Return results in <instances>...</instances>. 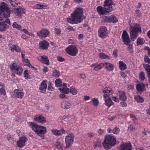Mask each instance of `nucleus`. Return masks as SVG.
Returning <instances> with one entry per match:
<instances>
[{
  "instance_id": "obj_30",
  "label": "nucleus",
  "mask_w": 150,
  "mask_h": 150,
  "mask_svg": "<svg viewBox=\"0 0 150 150\" xmlns=\"http://www.w3.org/2000/svg\"><path fill=\"white\" fill-rule=\"evenodd\" d=\"M10 50L12 52H13L15 51L17 52H20L21 51V49L19 47L16 45H13L9 47Z\"/></svg>"
},
{
  "instance_id": "obj_34",
  "label": "nucleus",
  "mask_w": 150,
  "mask_h": 150,
  "mask_svg": "<svg viewBox=\"0 0 150 150\" xmlns=\"http://www.w3.org/2000/svg\"><path fill=\"white\" fill-rule=\"evenodd\" d=\"M52 132L56 136H59L62 134V133L59 130H58L55 129H53L51 130Z\"/></svg>"
},
{
  "instance_id": "obj_46",
  "label": "nucleus",
  "mask_w": 150,
  "mask_h": 150,
  "mask_svg": "<svg viewBox=\"0 0 150 150\" xmlns=\"http://www.w3.org/2000/svg\"><path fill=\"white\" fill-rule=\"evenodd\" d=\"M139 76L140 80L142 81L145 79V74L143 72H141L139 74Z\"/></svg>"
},
{
  "instance_id": "obj_1",
  "label": "nucleus",
  "mask_w": 150,
  "mask_h": 150,
  "mask_svg": "<svg viewBox=\"0 0 150 150\" xmlns=\"http://www.w3.org/2000/svg\"><path fill=\"white\" fill-rule=\"evenodd\" d=\"M83 15L82 9L77 8L71 14V18H67V21L72 24H78L83 21Z\"/></svg>"
},
{
  "instance_id": "obj_23",
  "label": "nucleus",
  "mask_w": 150,
  "mask_h": 150,
  "mask_svg": "<svg viewBox=\"0 0 150 150\" xmlns=\"http://www.w3.org/2000/svg\"><path fill=\"white\" fill-rule=\"evenodd\" d=\"M15 13L16 16H20L22 13H25V11L23 8L20 7L19 8H17L15 9Z\"/></svg>"
},
{
  "instance_id": "obj_11",
  "label": "nucleus",
  "mask_w": 150,
  "mask_h": 150,
  "mask_svg": "<svg viewBox=\"0 0 150 150\" xmlns=\"http://www.w3.org/2000/svg\"><path fill=\"white\" fill-rule=\"evenodd\" d=\"M122 38L125 45H128L129 42H131L127 32L125 30H124L123 31L122 35Z\"/></svg>"
},
{
  "instance_id": "obj_41",
  "label": "nucleus",
  "mask_w": 150,
  "mask_h": 150,
  "mask_svg": "<svg viewBox=\"0 0 150 150\" xmlns=\"http://www.w3.org/2000/svg\"><path fill=\"white\" fill-rule=\"evenodd\" d=\"M128 46V49L130 53H132L133 52V44L131 43V42L129 43L128 45H125Z\"/></svg>"
},
{
  "instance_id": "obj_33",
  "label": "nucleus",
  "mask_w": 150,
  "mask_h": 150,
  "mask_svg": "<svg viewBox=\"0 0 150 150\" xmlns=\"http://www.w3.org/2000/svg\"><path fill=\"white\" fill-rule=\"evenodd\" d=\"M103 63H101L99 64H96L94 68V69L96 71L100 70L104 67Z\"/></svg>"
},
{
  "instance_id": "obj_64",
  "label": "nucleus",
  "mask_w": 150,
  "mask_h": 150,
  "mask_svg": "<svg viewBox=\"0 0 150 150\" xmlns=\"http://www.w3.org/2000/svg\"><path fill=\"white\" fill-rule=\"evenodd\" d=\"M117 50H114L113 52V55L115 57H117Z\"/></svg>"
},
{
  "instance_id": "obj_58",
  "label": "nucleus",
  "mask_w": 150,
  "mask_h": 150,
  "mask_svg": "<svg viewBox=\"0 0 150 150\" xmlns=\"http://www.w3.org/2000/svg\"><path fill=\"white\" fill-rule=\"evenodd\" d=\"M55 32L56 34H59L61 33V30L60 29L57 28H55L54 29Z\"/></svg>"
},
{
  "instance_id": "obj_63",
  "label": "nucleus",
  "mask_w": 150,
  "mask_h": 150,
  "mask_svg": "<svg viewBox=\"0 0 150 150\" xmlns=\"http://www.w3.org/2000/svg\"><path fill=\"white\" fill-rule=\"evenodd\" d=\"M67 29L69 30H71L73 31H75V28H73V27H72L70 26H68L67 28Z\"/></svg>"
},
{
  "instance_id": "obj_43",
  "label": "nucleus",
  "mask_w": 150,
  "mask_h": 150,
  "mask_svg": "<svg viewBox=\"0 0 150 150\" xmlns=\"http://www.w3.org/2000/svg\"><path fill=\"white\" fill-rule=\"evenodd\" d=\"M55 83L56 86L57 87H58L61 85L62 82L60 79H58L55 80Z\"/></svg>"
},
{
  "instance_id": "obj_36",
  "label": "nucleus",
  "mask_w": 150,
  "mask_h": 150,
  "mask_svg": "<svg viewBox=\"0 0 150 150\" xmlns=\"http://www.w3.org/2000/svg\"><path fill=\"white\" fill-rule=\"evenodd\" d=\"M105 98L104 100H105V102L106 105L110 107L111 105L113 104V103L111 99L110 98L108 99L107 100Z\"/></svg>"
},
{
  "instance_id": "obj_50",
  "label": "nucleus",
  "mask_w": 150,
  "mask_h": 150,
  "mask_svg": "<svg viewBox=\"0 0 150 150\" xmlns=\"http://www.w3.org/2000/svg\"><path fill=\"white\" fill-rule=\"evenodd\" d=\"M130 117L132 120L135 122H137V120L136 119V117L134 115L132 114H131L130 115Z\"/></svg>"
},
{
  "instance_id": "obj_29",
  "label": "nucleus",
  "mask_w": 150,
  "mask_h": 150,
  "mask_svg": "<svg viewBox=\"0 0 150 150\" xmlns=\"http://www.w3.org/2000/svg\"><path fill=\"white\" fill-rule=\"evenodd\" d=\"M8 27L5 22H0V30L1 31H5Z\"/></svg>"
},
{
  "instance_id": "obj_20",
  "label": "nucleus",
  "mask_w": 150,
  "mask_h": 150,
  "mask_svg": "<svg viewBox=\"0 0 150 150\" xmlns=\"http://www.w3.org/2000/svg\"><path fill=\"white\" fill-rule=\"evenodd\" d=\"M132 145L130 143H123L120 146V150H127Z\"/></svg>"
},
{
  "instance_id": "obj_48",
  "label": "nucleus",
  "mask_w": 150,
  "mask_h": 150,
  "mask_svg": "<svg viewBox=\"0 0 150 150\" xmlns=\"http://www.w3.org/2000/svg\"><path fill=\"white\" fill-rule=\"evenodd\" d=\"M104 21L105 22L110 23V16H105L103 18Z\"/></svg>"
},
{
  "instance_id": "obj_27",
  "label": "nucleus",
  "mask_w": 150,
  "mask_h": 150,
  "mask_svg": "<svg viewBox=\"0 0 150 150\" xmlns=\"http://www.w3.org/2000/svg\"><path fill=\"white\" fill-rule=\"evenodd\" d=\"M40 62L41 63L45 64L47 65L49 64V59L46 56H41Z\"/></svg>"
},
{
  "instance_id": "obj_38",
  "label": "nucleus",
  "mask_w": 150,
  "mask_h": 150,
  "mask_svg": "<svg viewBox=\"0 0 150 150\" xmlns=\"http://www.w3.org/2000/svg\"><path fill=\"white\" fill-rule=\"evenodd\" d=\"M134 98L137 102L142 103L144 101L143 98L139 95L135 96L134 97Z\"/></svg>"
},
{
  "instance_id": "obj_56",
  "label": "nucleus",
  "mask_w": 150,
  "mask_h": 150,
  "mask_svg": "<svg viewBox=\"0 0 150 150\" xmlns=\"http://www.w3.org/2000/svg\"><path fill=\"white\" fill-rule=\"evenodd\" d=\"M69 2L68 1H66L65 2V4L64 6V7L65 8H69L70 7V6L69 4Z\"/></svg>"
},
{
  "instance_id": "obj_7",
  "label": "nucleus",
  "mask_w": 150,
  "mask_h": 150,
  "mask_svg": "<svg viewBox=\"0 0 150 150\" xmlns=\"http://www.w3.org/2000/svg\"><path fill=\"white\" fill-rule=\"evenodd\" d=\"M98 36L100 38H106L108 36V34L106 27L105 26L100 27L98 30Z\"/></svg>"
},
{
  "instance_id": "obj_9",
  "label": "nucleus",
  "mask_w": 150,
  "mask_h": 150,
  "mask_svg": "<svg viewBox=\"0 0 150 150\" xmlns=\"http://www.w3.org/2000/svg\"><path fill=\"white\" fill-rule=\"evenodd\" d=\"M2 6H3L2 13L3 16L5 18H7L10 17V10L7 7V5L4 2L2 3Z\"/></svg>"
},
{
  "instance_id": "obj_12",
  "label": "nucleus",
  "mask_w": 150,
  "mask_h": 150,
  "mask_svg": "<svg viewBox=\"0 0 150 150\" xmlns=\"http://www.w3.org/2000/svg\"><path fill=\"white\" fill-rule=\"evenodd\" d=\"M113 2L112 0H105L104 1V7L110 12L112 10Z\"/></svg>"
},
{
  "instance_id": "obj_49",
  "label": "nucleus",
  "mask_w": 150,
  "mask_h": 150,
  "mask_svg": "<svg viewBox=\"0 0 150 150\" xmlns=\"http://www.w3.org/2000/svg\"><path fill=\"white\" fill-rule=\"evenodd\" d=\"M93 146L94 148H95L96 147H100L101 146L100 143L99 142H96L94 143Z\"/></svg>"
},
{
  "instance_id": "obj_32",
  "label": "nucleus",
  "mask_w": 150,
  "mask_h": 150,
  "mask_svg": "<svg viewBox=\"0 0 150 150\" xmlns=\"http://www.w3.org/2000/svg\"><path fill=\"white\" fill-rule=\"evenodd\" d=\"M119 64V68L121 70H123L127 69L126 65L123 62L120 61Z\"/></svg>"
},
{
  "instance_id": "obj_25",
  "label": "nucleus",
  "mask_w": 150,
  "mask_h": 150,
  "mask_svg": "<svg viewBox=\"0 0 150 150\" xmlns=\"http://www.w3.org/2000/svg\"><path fill=\"white\" fill-rule=\"evenodd\" d=\"M108 131L109 133H112L114 134H118L120 131L119 128L117 127H115L113 129H111L110 128H109L108 129Z\"/></svg>"
},
{
  "instance_id": "obj_17",
  "label": "nucleus",
  "mask_w": 150,
  "mask_h": 150,
  "mask_svg": "<svg viewBox=\"0 0 150 150\" xmlns=\"http://www.w3.org/2000/svg\"><path fill=\"white\" fill-rule=\"evenodd\" d=\"M72 106L71 103L68 101H64L61 103V107L64 109H67L71 108Z\"/></svg>"
},
{
  "instance_id": "obj_24",
  "label": "nucleus",
  "mask_w": 150,
  "mask_h": 150,
  "mask_svg": "<svg viewBox=\"0 0 150 150\" xmlns=\"http://www.w3.org/2000/svg\"><path fill=\"white\" fill-rule=\"evenodd\" d=\"M112 91V88L111 87H108L105 88L103 90V92L105 94L104 95V99H105V98H107L108 95Z\"/></svg>"
},
{
  "instance_id": "obj_26",
  "label": "nucleus",
  "mask_w": 150,
  "mask_h": 150,
  "mask_svg": "<svg viewBox=\"0 0 150 150\" xmlns=\"http://www.w3.org/2000/svg\"><path fill=\"white\" fill-rule=\"evenodd\" d=\"M145 86L142 83H139L137 85L136 89L138 91L142 92L144 91Z\"/></svg>"
},
{
  "instance_id": "obj_8",
  "label": "nucleus",
  "mask_w": 150,
  "mask_h": 150,
  "mask_svg": "<svg viewBox=\"0 0 150 150\" xmlns=\"http://www.w3.org/2000/svg\"><path fill=\"white\" fill-rule=\"evenodd\" d=\"M10 67L11 71H13L16 73L17 74L21 76L22 75L23 69L18 65H17L15 63H13L11 66H10Z\"/></svg>"
},
{
  "instance_id": "obj_54",
  "label": "nucleus",
  "mask_w": 150,
  "mask_h": 150,
  "mask_svg": "<svg viewBox=\"0 0 150 150\" xmlns=\"http://www.w3.org/2000/svg\"><path fill=\"white\" fill-rule=\"evenodd\" d=\"M55 145L59 149H62V147L61 144L59 142H56L55 144Z\"/></svg>"
},
{
  "instance_id": "obj_28",
  "label": "nucleus",
  "mask_w": 150,
  "mask_h": 150,
  "mask_svg": "<svg viewBox=\"0 0 150 150\" xmlns=\"http://www.w3.org/2000/svg\"><path fill=\"white\" fill-rule=\"evenodd\" d=\"M119 99L122 101H125L127 99V97L125 95V93L124 91H119Z\"/></svg>"
},
{
  "instance_id": "obj_6",
  "label": "nucleus",
  "mask_w": 150,
  "mask_h": 150,
  "mask_svg": "<svg viewBox=\"0 0 150 150\" xmlns=\"http://www.w3.org/2000/svg\"><path fill=\"white\" fill-rule=\"evenodd\" d=\"M67 135L65 137L66 148H68L73 143L74 136L73 133H69L68 132H67Z\"/></svg>"
},
{
  "instance_id": "obj_5",
  "label": "nucleus",
  "mask_w": 150,
  "mask_h": 150,
  "mask_svg": "<svg viewBox=\"0 0 150 150\" xmlns=\"http://www.w3.org/2000/svg\"><path fill=\"white\" fill-rule=\"evenodd\" d=\"M65 52L69 55L72 56H75L78 53V49L75 45L68 46L65 49Z\"/></svg>"
},
{
  "instance_id": "obj_44",
  "label": "nucleus",
  "mask_w": 150,
  "mask_h": 150,
  "mask_svg": "<svg viewBox=\"0 0 150 150\" xmlns=\"http://www.w3.org/2000/svg\"><path fill=\"white\" fill-rule=\"evenodd\" d=\"M24 76L25 78L26 79L29 78L30 75L27 69L25 70L24 72Z\"/></svg>"
},
{
  "instance_id": "obj_52",
  "label": "nucleus",
  "mask_w": 150,
  "mask_h": 150,
  "mask_svg": "<svg viewBox=\"0 0 150 150\" xmlns=\"http://www.w3.org/2000/svg\"><path fill=\"white\" fill-rule=\"evenodd\" d=\"M144 61L145 62L150 64V59L147 56L145 57L144 58Z\"/></svg>"
},
{
  "instance_id": "obj_37",
  "label": "nucleus",
  "mask_w": 150,
  "mask_h": 150,
  "mask_svg": "<svg viewBox=\"0 0 150 150\" xmlns=\"http://www.w3.org/2000/svg\"><path fill=\"white\" fill-rule=\"evenodd\" d=\"M144 42L145 41L143 38H138L137 40V45H142L144 43Z\"/></svg>"
},
{
  "instance_id": "obj_31",
  "label": "nucleus",
  "mask_w": 150,
  "mask_h": 150,
  "mask_svg": "<svg viewBox=\"0 0 150 150\" xmlns=\"http://www.w3.org/2000/svg\"><path fill=\"white\" fill-rule=\"evenodd\" d=\"M98 56L101 59H111L110 56L107 55L103 52L100 53L98 54Z\"/></svg>"
},
{
  "instance_id": "obj_57",
  "label": "nucleus",
  "mask_w": 150,
  "mask_h": 150,
  "mask_svg": "<svg viewBox=\"0 0 150 150\" xmlns=\"http://www.w3.org/2000/svg\"><path fill=\"white\" fill-rule=\"evenodd\" d=\"M57 60L59 62H62L64 61V58L60 56H58L57 57Z\"/></svg>"
},
{
  "instance_id": "obj_59",
  "label": "nucleus",
  "mask_w": 150,
  "mask_h": 150,
  "mask_svg": "<svg viewBox=\"0 0 150 150\" xmlns=\"http://www.w3.org/2000/svg\"><path fill=\"white\" fill-rule=\"evenodd\" d=\"M22 31L25 33L27 35H32L31 33H30L26 29H23Z\"/></svg>"
},
{
  "instance_id": "obj_40",
  "label": "nucleus",
  "mask_w": 150,
  "mask_h": 150,
  "mask_svg": "<svg viewBox=\"0 0 150 150\" xmlns=\"http://www.w3.org/2000/svg\"><path fill=\"white\" fill-rule=\"evenodd\" d=\"M69 91L71 94L73 95H76L78 93L77 90L73 87H70Z\"/></svg>"
},
{
  "instance_id": "obj_35",
  "label": "nucleus",
  "mask_w": 150,
  "mask_h": 150,
  "mask_svg": "<svg viewBox=\"0 0 150 150\" xmlns=\"http://www.w3.org/2000/svg\"><path fill=\"white\" fill-rule=\"evenodd\" d=\"M22 61L23 62L26 63L25 65L28 67L30 68H33V69L35 68L34 67L32 66V65L31 64L28 59H25L24 58V59H22Z\"/></svg>"
},
{
  "instance_id": "obj_2",
  "label": "nucleus",
  "mask_w": 150,
  "mask_h": 150,
  "mask_svg": "<svg viewBox=\"0 0 150 150\" xmlns=\"http://www.w3.org/2000/svg\"><path fill=\"white\" fill-rule=\"evenodd\" d=\"M28 124L37 135L42 138H43L44 135L47 132L46 127L39 126L34 122H28Z\"/></svg>"
},
{
  "instance_id": "obj_62",
  "label": "nucleus",
  "mask_w": 150,
  "mask_h": 150,
  "mask_svg": "<svg viewBox=\"0 0 150 150\" xmlns=\"http://www.w3.org/2000/svg\"><path fill=\"white\" fill-rule=\"evenodd\" d=\"M136 13L137 16L138 17H140L141 16V13L140 11L139 10H137L136 11Z\"/></svg>"
},
{
  "instance_id": "obj_16",
  "label": "nucleus",
  "mask_w": 150,
  "mask_h": 150,
  "mask_svg": "<svg viewBox=\"0 0 150 150\" xmlns=\"http://www.w3.org/2000/svg\"><path fill=\"white\" fill-rule=\"evenodd\" d=\"M47 81L45 80L43 81L40 84L39 87L40 91L42 93H45L47 88Z\"/></svg>"
},
{
  "instance_id": "obj_45",
  "label": "nucleus",
  "mask_w": 150,
  "mask_h": 150,
  "mask_svg": "<svg viewBox=\"0 0 150 150\" xmlns=\"http://www.w3.org/2000/svg\"><path fill=\"white\" fill-rule=\"evenodd\" d=\"M92 100L94 105L95 106H97L99 104L98 100L96 98H94L92 99Z\"/></svg>"
},
{
  "instance_id": "obj_51",
  "label": "nucleus",
  "mask_w": 150,
  "mask_h": 150,
  "mask_svg": "<svg viewBox=\"0 0 150 150\" xmlns=\"http://www.w3.org/2000/svg\"><path fill=\"white\" fill-rule=\"evenodd\" d=\"M0 94L2 95H5L6 94V91L3 88L0 89Z\"/></svg>"
},
{
  "instance_id": "obj_15",
  "label": "nucleus",
  "mask_w": 150,
  "mask_h": 150,
  "mask_svg": "<svg viewBox=\"0 0 150 150\" xmlns=\"http://www.w3.org/2000/svg\"><path fill=\"white\" fill-rule=\"evenodd\" d=\"M34 120L42 124L45 123L46 122L45 118L43 116L40 115H35L34 118Z\"/></svg>"
},
{
  "instance_id": "obj_42",
  "label": "nucleus",
  "mask_w": 150,
  "mask_h": 150,
  "mask_svg": "<svg viewBox=\"0 0 150 150\" xmlns=\"http://www.w3.org/2000/svg\"><path fill=\"white\" fill-rule=\"evenodd\" d=\"M110 23H116L118 21L116 17L114 16H110Z\"/></svg>"
},
{
  "instance_id": "obj_4",
  "label": "nucleus",
  "mask_w": 150,
  "mask_h": 150,
  "mask_svg": "<svg viewBox=\"0 0 150 150\" xmlns=\"http://www.w3.org/2000/svg\"><path fill=\"white\" fill-rule=\"evenodd\" d=\"M129 26L130 35L131 39L132 41H134L138 36V33L141 32V28L138 24H136L134 26L130 25Z\"/></svg>"
},
{
  "instance_id": "obj_14",
  "label": "nucleus",
  "mask_w": 150,
  "mask_h": 150,
  "mask_svg": "<svg viewBox=\"0 0 150 150\" xmlns=\"http://www.w3.org/2000/svg\"><path fill=\"white\" fill-rule=\"evenodd\" d=\"M96 9L98 13L100 15L106 14L109 13V11L105 9V7L103 8L101 6H98L96 8Z\"/></svg>"
},
{
  "instance_id": "obj_21",
  "label": "nucleus",
  "mask_w": 150,
  "mask_h": 150,
  "mask_svg": "<svg viewBox=\"0 0 150 150\" xmlns=\"http://www.w3.org/2000/svg\"><path fill=\"white\" fill-rule=\"evenodd\" d=\"M40 47L43 49H47L49 45V43L47 41L43 40L40 42Z\"/></svg>"
},
{
  "instance_id": "obj_61",
  "label": "nucleus",
  "mask_w": 150,
  "mask_h": 150,
  "mask_svg": "<svg viewBox=\"0 0 150 150\" xmlns=\"http://www.w3.org/2000/svg\"><path fill=\"white\" fill-rule=\"evenodd\" d=\"M88 135L89 137L92 138L94 136V134L93 133L90 132L88 133Z\"/></svg>"
},
{
  "instance_id": "obj_19",
  "label": "nucleus",
  "mask_w": 150,
  "mask_h": 150,
  "mask_svg": "<svg viewBox=\"0 0 150 150\" xmlns=\"http://www.w3.org/2000/svg\"><path fill=\"white\" fill-rule=\"evenodd\" d=\"M14 93L16 97L19 98H22L24 95L23 93L18 89L15 90Z\"/></svg>"
},
{
  "instance_id": "obj_39",
  "label": "nucleus",
  "mask_w": 150,
  "mask_h": 150,
  "mask_svg": "<svg viewBox=\"0 0 150 150\" xmlns=\"http://www.w3.org/2000/svg\"><path fill=\"white\" fill-rule=\"evenodd\" d=\"M12 26L14 28L17 29L18 30H21L22 28L21 26L19 25L16 22H14L12 25Z\"/></svg>"
},
{
  "instance_id": "obj_47",
  "label": "nucleus",
  "mask_w": 150,
  "mask_h": 150,
  "mask_svg": "<svg viewBox=\"0 0 150 150\" xmlns=\"http://www.w3.org/2000/svg\"><path fill=\"white\" fill-rule=\"evenodd\" d=\"M60 73L59 71L56 70H54L53 73V76L55 77H58Z\"/></svg>"
},
{
  "instance_id": "obj_22",
  "label": "nucleus",
  "mask_w": 150,
  "mask_h": 150,
  "mask_svg": "<svg viewBox=\"0 0 150 150\" xmlns=\"http://www.w3.org/2000/svg\"><path fill=\"white\" fill-rule=\"evenodd\" d=\"M103 64L104 67L107 70L110 71L113 70L114 65L112 64L107 62L103 63Z\"/></svg>"
},
{
  "instance_id": "obj_53",
  "label": "nucleus",
  "mask_w": 150,
  "mask_h": 150,
  "mask_svg": "<svg viewBox=\"0 0 150 150\" xmlns=\"http://www.w3.org/2000/svg\"><path fill=\"white\" fill-rule=\"evenodd\" d=\"M8 1L14 7L16 5V4L15 2V0H8Z\"/></svg>"
},
{
  "instance_id": "obj_3",
  "label": "nucleus",
  "mask_w": 150,
  "mask_h": 150,
  "mask_svg": "<svg viewBox=\"0 0 150 150\" xmlns=\"http://www.w3.org/2000/svg\"><path fill=\"white\" fill-rule=\"evenodd\" d=\"M116 144L115 137L112 134L106 135L102 144L104 148L109 149Z\"/></svg>"
},
{
  "instance_id": "obj_55",
  "label": "nucleus",
  "mask_w": 150,
  "mask_h": 150,
  "mask_svg": "<svg viewBox=\"0 0 150 150\" xmlns=\"http://www.w3.org/2000/svg\"><path fill=\"white\" fill-rule=\"evenodd\" d=\"M76 42L75 40L70 39L68 40V42L70 44H74L76 43Z\"/></svg>"
},
{
  "instance_id": "obj_10",
  "label": "nucleus",
  "mask_w": 150,
  "mask_h": 150,
  "mask_svg": "<svg viewBox=\"0 0 150 150\" xmlns=\"http://www.w3.org/2000/svg\"><path fill=\"white\" fill-rule=\"evenodd\" d=\"M49 33L50 32L47 29H43L37 32V35L39 38L42 39L48 36Z\"/></svg>"
},
{
  "instance_id": "obj_18",
  "label": "nucleus",
  "mask_w": 150,
  "mask_h": 150,
  "mask_svg": "<svg viewBox=\"0 0 150 150\" xmlns=\"http://www.w3.org/2000/svg\"><path fill=\"white\" fill-rule=\"evenodd\" d=\"M66 84L64 83L63 85L59 88V90L61 92L64 93L65 94L68 93L69 92V89L66 86Z\"/></svg>"
},
{
  "instance_id": "obj_13",
  "label": "nucleus",
  "mask_w": 150,
  "mask_h": 150,
  "mask_svg": "<svg viewBox=\"0 0 150 150\" xmlns=\"http://www.w3.org/2000/svg\"><path fill=\"white\" fill-rule=\"evenodd\" d=\"M28 140L27 138L25 137H22L19 138V140L17 142V144L18 147L22 148L24 146L25 143Z\"/></svg>"
},
{
  "instance_id": "obj_60",
  "label": "nucleus",
  "mask_w": 150,
  "mask_h": 150,
  "mask_svg": "<svg viewBox=\"0 0 150 150\" xmlns=\"http://www.w3.org/2000/svg\"><path fill=\"white\" fill-rule=\"evenodd\" d=\"M79 77L81 78L84 79L86 78V76L84 74H79Z\"/></svg>"
}]
</instances>
